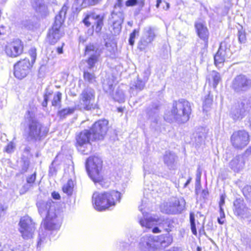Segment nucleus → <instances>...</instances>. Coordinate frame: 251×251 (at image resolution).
<instances>
[{
	"label": "nucleus",
	"mask_w": 251,
	"mask_h": 251,
	"mask_svg": "<svg viewBox=\"0 0 251 251\" xmlns=\"http://www.w3.org/2000/svg\"><path fill=\"white\" fill-rule=\"evenodd\" d=\"M37 206L40 215L46 214L43 220V225L46 229L52 230L60 227L61 224V221L59 219L60 211L56 207L54 201H49L39 202Z\"/></svg>",
	"instance_id": "f257e3e1"
},
{
	"label": "nucleus",
	"mask_w": 251,
	"mask_h": 251,
	"mask_svg": "<svg viewBox=\"0 0 251 251\" xmlns=\"http://www.w3.org/2000/svg\"><path fill=\"white\" fill-rule=\"evenodd\" d=\"M121 198V193L115 190L95 192L93 195L92 203L96 210L103 211L115 206L120 202Z\"/></svg>",
	"instance_id": "f03ea898"
},
{
	"label": "nucleus",
	"mask_w": 251,
	"mask_h": 251,
	"mask_svg": "<svg viewBox=\"0 0 251 251\" xmlns=\"http://www.w3.org/2000/svg\"><path fill=\"white\" fill-rule=\"evenodd\" d=\"M68 9V6L64 4L55 16L52 25L49 29L47 35L48 42L50 45H54L64 35L63 28L65 15Z\"/></svg>",
	"instance_id": "7ed1b4c3"
},
{
	"label": "nucleus",
	"mask_w": 251,
	"mask_h": 251,
	"mask_svg": "<svg viewBox=\"0 0 251 251\" xmlns=\"http://www.w3.org/2000/svg\"><path fill=\"white\" fill-rule=\"evenodd\" d=\"M102 166V160L98 156H91L86 159L85 167L88 175L95 184L101 183L104 180Z\"/></svg>",
	"instance_id": "20e7f679"
},
{
	"label": "nucleus",
	"mask_w": 251,
	"mask_h": 251,
	"mask_svg": "<svg viewBox=\"0 0 251 251\" xmlns=\"http://www.w3.org/2000/svg\"><path fill=\"white\" fill-rule=\"evenodd\" d=\"M191 113V105L188 100L181 99L174 102L171 114L176 120L185 123L189 120Z\"/></svg>",
	"instance_id": "39448f33"
},
{
	"label": "nucleus",
	"mask_w": 251,
	"mask_h": 251,
	"mask_svg": "<svg viewBox=\"0 0 251 251\" xmlns=\"http://www.w3.org/2000/svg\"><path fill=\"white\" fill-rule=\"evenodd\" d=\"M173 242V237L170 235L161 234L156 237L150 236L146 243V251H155L161 247H166Z\"/></svg>",
	"instance_id": "423d86ee"
},
{
	"label": "nucleus",
	"mask_w": 251,
	"mask_h": 251,
	"mask_svg": "<svg viewBox=\"0 0 251 251\" xmlns=\"http://www.w3.org/2000/svg\"><path fill=\"white\" fill-rule=\"evenodd\" d=\"M28 129V137L34 141H41L49 132V129L36 119L29 121Z\"/></svg>",
	"instance_id": "0eeeda50"
},
{
	"label": "nucleus",
	"mask_w": 251,
	"mask_h": 251,
	"mask_svg": "<svg viewBox=\"0 0 251 251\" xmlns=\"http://www.w3.org/2000/svg\"><path fill=\"white\" fill-rule=\"evenodd\" d=\"M104 19L103 15L96 14L94 12H91L85 15L82 22L87 27L91 26L92 34L94 32L99 33L101 32L104 25Z\"/></svg>",
	"instance_id": "6e6552de"
},
{
	"label": "nucleus",
	"mask_w": 251,
	"mask_h": 251,
	"mask_svg": "<svg viewBox=\"0 0 251 251\" xmlns=\"http://www.w3.org/2000/svg\"><path fill=\"white\" fill-rule=\"evenodd\" d=\"M230 142L233 148L241 150L245 148L250 142V135L245 129L234 131L230 137Z\"/></svg>",
	"instance_id": "1a4fd4ad"
},
{
	"label": "nucleus",
	"mask_w": 251,
	"mask_h": 251,
	"mask_svg": "<svg viewBox=\"0 0 251 251\" xmlns=\"http://www.w3.org/2000/svg\"><path fill=\"white\" fill-rule=\"evenodd\" d=\"M109 128V122L106 119H101L94 122L90 130L92 132V140L98 141L103 140Z\"/></svg>",
	"instance_id": "9d476101"
},
{
	"label": "nucleus",
	"mask_w": 251,
	"mask_h": 251,
	"mask_svg": "<svg viewBox=\"0 0 251 251\" xmlns=\"http://www.w3.org/2000/svg\"><path fill=\"white\" fill-rule=\"evenodd\" d=\"M19 226V232L24 239L28 240L33 238L36 229V224L30 217L25 215L21 217Z\"/></svg>",
	"instance_id": "9b49d317"
},
{
	"label": "nucleus",
	"mask_w": 251,
	"mask_h": 251,
	"mask_svg": "<svg viewBox=\"0 0 251 251\" xmlns=\"http://www.w3.org/2000/svg\"><path fill=\"white\" fill-rule=\"evenodd\" d=\"M195 32L198 38V43L202 50L208 48L210 32L204 22L196 21L194 23Z\"/></svg>",
	"instance_id": "f8f14e48"
},
{
	"label": "nucleus",
	"mask_w": 251,
	"mask_h": 251,
	"mask_svg": "<svg viewBox=\"0 0 251 251\" xmlns=\"http://www.w3.org/2000/svg\"><path fill=\"white\" fill-rule=\"evenodd\" d=\"M33 66L27 58L21 59L14 65L15 77L20 80L26 77L31 73Z\"/></svg>",
	"instance_id": "ddd939ff"
},
{
	"label": "nucleus",
	"mask_w": 251,
	"mask_h": 251,
	"mask_svg": "<svg viewBox=\"0 0 251 251\" xmlns=\"http://www.w3.org/2000/svg\"><path fill=\"white\" fill-rule=\"evenodd\" d=\"M95 92L93 89H84L80 95V103L83 108L86 110H91L97 108L95 103Z\"/></svg>",
	"instance_id": "4468645a"
},
{
	"label": "nucleus",
	"mask_w": 251,
	"mask_h": 251,
	"mask_svg": "<svg viewBox=\"0 0 251 251\" xmlns=\"http://www.w3.org/2000/svg\"><path fill=\"white\" fill-rule=\"evenodd\" d=\"M24 51V45L19 39H13L7 43L4 48L6 55L12 58H16L22 55Z\"/></svg>",
	"instance_id": "2eb2a0df"
},
{
	"label": "nucleus",
	"mask_w": 251,
	"mask_h": 251,
	"mask_svg": "<svg viewBox=\"0 0 251 251\" xmlns=\"http://www.w3.org/2000/svg\"><path fill=\"white\" fill-rule=\"evenodd\" d=\"M251 86V81L245 75H237L233 79L231 87L236 93L245 92Z\"/></svg>",
	"instance_id": "dca6fc26"
},
{
	"label": "nucleus",
	"mask_w": 251,
	"mask_h": 251,
	"mask_svg": "<svg viewBox=\"0 0 251 251\" xmlns=\"http://www.w3.org/2000/svg\"><path fill=\"white\" fill-rule=\"evenodd\" d=\"M230 46L226 41L221 43L218 51L214 55V64L217 67L223 65L226 58L231 54L230 52Z\"/></svg>",
	"instance_id": "f3484780"
},
{
	"label": "nucleus",
	"mask_w": 251,
	"mask_h": 251,
	"mask_svg": "<svg viewBox=\"0 0 251 251\" xmlns=\"http://www.w3.org/2000/svg\"><path fill=\"white\" fill-rule=\"evenodd\" d=\"M92 136V132L90 130L85 129L79 132L75 137V146L76 148L80 149L84 154H88V152H86L85 150H81V148L86 145L89 144L91 136Z\"/></svg>",
	"instance_id": "a211bd4d"
},
{
	"label": "nucleus",
	"mask_w": 251,
	"mask_h": 251,
	"mask_svg": "<svg viewBox=\"0 0 251 251\" xmlns=\"http://www.w3.org/2000/svg\"><path fill=\"white\" fill-rule=\"evenodd\" d=\"M233 212L237 216L243 215L245 213L246 206L242 198H237L233 202Z\"/></svg>",
	"instance_id": "6ab92c4d"
},
{
	"label": "nucleus",
	"mask_w": 251,
	"mask_h": 251,
	"mask_svg": "<svg viewBox=\"0 0 251 251\" xmlns=\"http://www.w3.org/2000/svg\"><path fill=\"white\" fill-rule=\"evenodd\" d=\"M190 222L191 231L195 236L197 235V228L200 233L204 231V224H200L198 221L196 223L194 214L193 213H190Z\"/></svg>",
	"instance_id": "aec40b11"
},
{
	"label": "nucleus",
	"mask_w": 251,
	"mask_h": 251,
	"mask_svg": "<svg viewBox=\"0 0 251 251\" xmlns=\"http://www.w3.org/2000/svg\"><path fill=\"white\" fill-rule=\"evenodd\" d=\"M46 94L48 97H49V99L51 100V105L52 106L60 107L61 106L62 94L60 92H54L51 91Z\"/></svg>",
	"instance_id": "412c9836"
},
{
	"label": "nucleus",
	"mask_w": 251,
	"mask_h": 251,
	"mask_svg": "<svg viewBox=\"0 0 251 251\" xmlns=\"http://www.w3.org/2000/svg\"><path fill=\"white\" fill-rule=\"evenodd\" d=\"M246 111L245 103L243 102L238 103V105L235 107V113L232 116L233 120L242 119L245 117Z\"/></svg>",
	"instance_id": "4be33fe9"
},
{
	"label": "nucleus",
	"mask_w": 251,
	"mask_h": 251,
	"mask_svg": "<svg viewBox=\"0 0 251 251\" xmlns=\"http://www.w3.org/2000/svg\"><path fill=\"white\" fill-rule=\"evenodd\" d=\"M242 164H240V158L239 156H236L235 157L233 158L230 162L229 165L230 168L238 172L240 171L243 167L245 164V161H243L241 162Z\"/></svg>",
	"instance_id": "5701e85b"
},
{
	"label": "nucleus",
	"mask_w": 251,
	"mask_h": 251,
	"mask_svg": "<svg viewBox=\"0 0 251 251\" xmlns=\"http://www.w3.org/2000/svg\"><path fill=\"white\" fill-rule=\"evenodd\" d=\"M158 219L150 217L148 218H141L139 221L140 225L148 229H150L153 225L158 222Z\"/></svg>",
	"instance_id": "b1692460"
},
{
	"label": "nucleus",
	"mask_w": 251,
	"mask_h": 251,
	"mask_svg": "<svg viewBox=\"0 0 251 251\" xmlns=\"http://www.w3.org/2000/svg\"><path fill=\"white\" fill-rule=\"evenodd\" d=\"M100 56V53H93L88 56L85 61L89 69H91L94 67L96 64L98 62Z\"/></svg>",
	"instance_id": "393cba45"
},
{
	"label": "nucleus",
	"mask_w": 251,
	"mask_h": 251,
	"mask_svg": "<svg viewBox=\"0 0 251 251\" xmlns=\"http://www.w3.org/2000/svg\"><path fill=\"white\" fill-rule=\"evenodd\" d=\"M74 187V184L73 180L69 179L67 181V183L63 186L62 189L64 193L68 196H71L73 193Z\"/></svg>",
	"instance_id": "a878e982"
},
{
	"label": "nucleus",
	"mask_w": 251,
	"mask_h": 251,
	"mask_svg": "<svg viewBox=\"0 0 251 251\" xmlns=\"http://www.w3.org/2000/svg\"><path fill=\"white\" fill-rule=\"evenodd\" d=\"M76 2L79 4L81 7H87L88 6H93L99 4L102 0H75Z\"/></svg>",
	"instance_id": "bb28decb"
},
{
	"label": "nucleus",
	"mask_w": 251,
	"mask_h": 251,
	"mask_svg": "<svg viewBox=\"0 0 251 251\" xmlns=\"http://www.w3.org/2000/svg\"><path fill=\"white\" fill-rule=\"evenodd\" d=\"M211 79L212 80V86L214 89H216L218 84L222 81L220 74L216 71H212Z\"/></svg>",
	"instance_id": "cd10ccee"
},
{
	"label": "nucleus",
	"mask_w": 251,
	"mask_h": 251,
	"mask_svg": "<svg viewBox=\"0 0 251 251\" xmlns=\"http://www.w3.org/2000/svg\"><path fill=\"white\" fill-rule=\"evenodd\" d=\"M92 53H99L98 52V48H97L95 44L93 43H90L87 45L84 49V55H91L90 54Z\"/></svg>",
	"instance_id": "c85d7f7f"
},
{
	"label": "nucleus",
	"mask_w": 251,
	"mask_h": 251,
	"mask_svg": "<svg viewBox=\"0 0 251 251\" xmlns=\"http://www.w3.org/2000/svg\"><path fill=\"white\" fill-rule=\"evenodd\" d=\"M74 112V109L73 108H65L58 111L57 115L60 119H63Z\"/></svg>",
	"instance_id": "c756f323"
},
{
	"label": "nucleus",
	"mask_w": 251,
	"mask_h": 251,
	"mask_svg": "<svg viewBox=\"0 0 251 251\" xmlns=\"http://www.w3.org/2000/svg\"><path fill=\"white\" fill-rule=\"evenodd\" d=\"M146 0H126L125 2V5L126 7H132L135 5H139L140 7H143L145 5Z\"/></svg>",
	"instance_id": "7c9ffc66"
},
{
	"label": "nucleus",
	"mask_w": 251,
	"mask_h": 251,
	"mask_svg": "<svg viewBox=\"0 0 251 251\" xmlns=\"http://www.w3.org/2000/svg\"><path fill=\"white\" fill-rule=\"evenodd\" d=\"M152 42H149V40L144 37L141 38L138 42L137 49L140 51H145L147 49L149 44Z\"/></svg>",
	"instance_id": "2f4dec72"
},
{
	"label": "nucleus",
	"mask_w": 251,
	"mask_h": 251,
	"mask_svg": "<svg viewBox=\"0 0 251 251\" xmlns=\"http://www.w3.org/2000/svg\"><path fill=\"white\" fill-rule=\"evenodd\" d=\"M83 77L84 80L89 83H92L96 81V76L93 73L84 71L83 72Z\"/></svg>",
	"instance_id": "473e14b6"
},
{
	"label": "nucleus",
	"mask_w": 251,
	"mask_h": 251,
	"mask_svg": "<svg viewBox=\"0 0 251 251\" xmlns=\"http://www.w3.org/2000/svg\"><path fill=\"white\" fill-rule=\"evenodd\" d=\"M28 53L31 59V61H29V63L32 65H34L37 58L36 49L35 48H30L28 51Z\"/></svg>",
	"instance_id": "72a5a7b5"
},
{
	"label": "nucleus",
	"mask_w": 251,
	"mask_h": 251,
	"mask_svg": "<svg viewBox=\"0 0 251 251\" xmlns=\"http://www.w3.org/2000/svg\"><path fill=\"white\" fill-rule=\"evenodd\" d=\"M242 193L247 200L251 203V186H246L243 188Z\"/></svg>",
	"instance_id": "f704fd0d"
},
{
	"label": "nucleus",
	"mask_w": 251,
	"mask_h": 251,
	"mask_svg": "<svg viewBox=\"0 0 251 251\" xmlns=\"http://www.w3.org/2000/svg\"><path fill=\"white\" fill-rule=\"evenodd\" d=\"M146 33L147 35H146V36L143 37L145 38V39H147L148 40H149V42H152L153 41V40L155 37V34L153 29L152 28L150 27L146 31Z\"/></svg>",
	"instance_id": "c9c22d12"
},
{
	"label": "nucleus",
	"mask_w": 251,
	"mask_h": 251,
	"mask_svg": "<svg viewBox=\"0 0 251 251\" xmlns=\"http://www.w3.org/2000/svg\"><path fill=\"white\" fill-rule=\"evenodd\" d=\"M238 41L240 43L242 44L245 43L247 40L246 33L242 27L240 29L238 30Z\"/></svg>",
	"instance_id": "e433bc0d"
},
{
	"label": "nucleus",
	"mask_w": 251,
	"mask_h": 251,
	"mask_svg": "<svg viewBox=\"0 0 251 251\" xmlns=\"http://www.w3.org/2000/svg\"><path fill=\"white\" fill-rule=\"evenodd\" d=\"M37 174L35 172L33 174L28 176L26 178V181L30 186H32L36 179Z\"/></svg>",
	"instance_id": "4c0bfd02"
},
{
	"label": "nucleus",
	"mask_w": 251,
	"mask_h": 251,
	"mask_svg": "<svg viewBox=\"0 0 251 251\" xmlns=\"http://www.w3.org/2000/svg\"><path fill=\"white\" fill-rule=\"evenodd\" d=\"M123 21V18H121V21L118 23L116 21L113 23V29L114 34H119L121 30V23Z\"/></svg>",
	"instance_id": "58836bf2"
},
{
	"label": "nucleus",
	"mask_w": 251,
	"mask_h": 251,
	"mask_svg": "<svg viewBox=\"0 0 251 251\" xmlns=\"http://www.w3.org/2000/svg\"><path fill=\"white\" fill-rule=\"evenodd\" d=\"M139 32V29H134L131 33L129 34V44L131 46H133L134 44V39L135 38L136 34H138Z\"/></svg>",
	"instance_id": "ea45409f"
},
{
	"label": "nucleus",
	"mask_w": 251,
	"mask_h": 251,
	"mask_svg": "<svg viewBox=\"0 0 251 251\" xmlns=\"http://www.w3.org/2000/svg\"><path fill=\"white\" fill-rule=\"evenodd\" d=\"M15 148V146L14 143L12 142H10L5 147L4 151L8 153H11L14 151Z\"/></svg>",
	"instance_id": "a19ab883"
},
{
	"label": "nucleus",
	"mask_w": 251,
	"mask_h": 251,
	"mask_svg": "<svg viewBox=\"0 0 251 251\" xmlns=\"http://www.w3.org/2000/svg\"><path fill=\"white\" fill-rule=\"evenodd\" d=\"M219 213H220V217L218 218L217 221L219 224L223 225L225 223V221L224 220H222V219H224L226 217V215L225 214L224 209L220 208Z\"/></svg>",
	"instance_id": "79ce46f5"
},
{
	"label": "nucleus",
	"mask_w": 251,
	"mask_h": 251,
	"mask_svg": "<svg viewBox=\"0 0 251 251\" xmlns=\"http://www.w3.org/2000/svg\"><path fill=\"white\" fill-rule=\"evenodd\" d=\"M46 242V235L44 234L40 235L37 242V246L38 247H41Z\"/></svg>",
	"instance_id": "37998d69"
},
{
	"label": "nucleus",
	"mask_w": 251,
	"mask_h": 251,
	"mask_svg": "<svg viewBox=\"0 0 251 251\" xmlns=\"http://www.w3.org/2000/svg\"><path fill=\"white\" fill-rule=\"evenodd\" d=\"M213 101V97L212 96L210 95L209 94L206 96L205 97L204 101L203 104L205 106H207L212 104Z\"/></svg>",
	"instance_id": "c03bdc74"
},
{
	"label": "nucleus",
	"mask_w": 251,
	"mask_h": 251,
	"mask_svg": "<svg viewBox=\"0 0 251 251\" xmlns=\"http://www.w3.org/2000/svg\"><path fill=\"white\" fill-rule=\"evenodd\" d=\"M225 196L222 194L220 196V201L219 202V209L223 208L222 206L224 205L225 202Z\"/></svg>",
	"instance_id": "a18cd8bd"
},
{
	"label": "nucleus",
	"mask_w": 251,
	"mask_h": 251,
	"mask_svg": "<svg viewBox=\"0 0 251 251\" xmlns=\"http://www.w3.org/2000/svg\"><path fill=\"white\" fill-rule=\"evenodd\" d=\"M51 195L52 198L54 200H59L61 199L60 194L57 192L53 191Z\"/></svg>",
	"instance_id": "49530a36"
},
{
	"label": "nucleus",
	"mask_w": 251,
	"mask_h": 251,
	"mask_svg": "<svg viewBox=\"0 0 251 251\" xmlns=\"http://www.w3.org/2000/svg\"><path fill=\"white\" fill-rule=\"evenodd\" d=\"M49 100V97H48V95L46 93L44 96V100L42 104L43 106L47 107V106L48 105V102Z\"/></svg>",
	"instance_id": "de8ad7c7"
},
{
	"label": "nucleus",
	"mask_w": 251,
	"mask_h": 251,
	"mask_svg": "<svg viewBox=\"0 0 251 251\" xmlns=\"http://www.w3.org/2000/svg\"><path fill=\"white\" fill-rule=\"evenodd\" d=\"M7 32L6 27L3 25L0 26V36L5 35Z\"/></svg>",
	"instance_id": "09e8293b"
},
{
	"label": "nucleus",
	"mask_w": 251,
	"mask_h": 251,
	"mask_svg": "<svg viewBox=\"0 0 251 251\" xmlns=\"http://www.w3.org/2000/svg\"><path fill=\"white\" fill-rule=\"evenodd\" d=\"M65 45V43H63L61 47H58L56 48V51L58 54H62L63 52V48Z\"/></svg>",
	"instance_id": "8fccbe9b"
},
{
	"label": "nucleus",
	"mask_w": 251,
	"mask_h": 251,
	"mask_svg": "<svg viewBox=\"0 0 251 251\" xmlns=\"http://www.w3.org/2000/svg\"><path fill=\"white\" fill-rule=\"evenodd\" d=\"M201 171H200L197 174V182L200 185L201 183Z\"/></svg>",
	"instance_id": "3c124183"
},
{
	"label": "nucleus",
	"mask_w": 251,
	"mask_h": 251,
	"mask_svg": "<svg viewBox=\"0 0 251 251\" xmlns=\"http://www.w3.org/2000/svg\"><path fill=\"white\" fill-rule=\"evenodd\" d=\"M117 3L115 4V6H117L118 7H121L123 5V0H116Z\"/></svg>",
	"instance_id": "603ef678"
},
{
	"label": "nucleus",
	"mask_w": 251,
	"mask_h": 251,
	"mask_svg": "<svg viewBox=\"0 0 251 251\" xmlns=\"http://www.w3.org/2000/svg\"><path fill=\"white\" fill-rule=\"evenodd\" d=\"M161 230L158 227H154L152 229V232L154 233H158L161 232Z\"/></svg>",
	"instance_id": "864d4df0"
},
{
	"label": "nucleus",
	"mask_w": 251,
	"mask_h": 251,
	"mask_svg": "<svg viewBox=\"0 0 251 251\" xmlns=\"http://www.w3.org/2000/svg\"><path fill=\"white\" fill-rule=\"evenodd\" d=\"M245 153L247 154H250L251 153V145L249 146L245 151Z\"/></svg>",
	"instance_id": "5fc2aeb1"
},
{
	"label": "nucleus",
	"mask_w": 251,
	"mask_h": 251,
	"mask_svg": "<svg viewBox=\"0 0 251 251\" xmlns=\"http://www.w3.org/2000/svg\"><path fill=\"white\" fill-rule=\"evenodd\" d=\"M4 213V209L0 206V218L2 216V215Z\"/></svg>",
	"instance_id": "6e6d98bb"
},
{
	"label": "nucleus",
	"mask_w": 251,
	"mask_h": 251,
	"mask_svg": "<svg viewBox=\"0 0 251 251\" xmlns=\"http://www.w3.org/2000/svg\"><path fill=\"white\" fill-rule=\"evenodd\" d=\"M170 226V224L169 223H167V226H168V227H169L170 228H168H168H167V229H165V230L166 232H170V231H171V227Z\"/></svg>",
	"instance_id": "4d7b16f0"
},
{
	"label": "nucleus",
	"mask_w": 251,
	"mask_h": 251,
	"mask_svg": "<svg viewBox=\"0 0 251 251\" xmlns=\"http://www.w3.org/2000/svg\"><path fill=\"white\" fill-rule=\"evenodd\" d=\"M161 0H156V7L157 8H158L159 7L160 4L161 3Z\"/></svg>",
	"instance_id": "13d9d810"
},
{
	"label": "nucleus",
	"mask_w": 251,
	"mask_h": 251,
	"mask_svg": "<svg viewBox=\"0 0 251 251\" xmlns=\"http://www.w3.org/2000/svg\"><path fill=\"white\" fill-rule=\"evenodd\" d=\"M191 180V178H189L186 181V182H185V183L184 184V187H186V186L190 182Z\"/></svg>",
	"instance_id": "bf43d9fd"
},
{
	"label": "nucleus",
	"mask_w": 251,
	"mask_h": 251,
	"mask_svg": "<svg viewBox=\"0 0 251 251\" xmlns=\"http://www.w3.org/2000/svg\"><path fill=\"white\" fill-rule=\"evenodd\" d=\"M202 192L204 196H207L208 194V191L207 189L203 190Z\"/></svg>",
	"instance_id": "052dcab7"
},
{
	"label": "nucleus",
	"mask_w": 251,
	"mask_h": 251,
	"mask_svg": "<svg viewBox=\"0 0 251 251\" xmlns=\"http://www.w3.org/2000/svg\"><path fill=\"white\" fill-rule=\"evenodd\" d=\"M164 251H177L176 250H175L174 248L170 249L169 250H166Z\"/></svg>",
	"instance_id": "680f3d73"
},
{
	"label": "nucleus",
	"mask_w": 251,
	"mask_h": 251,
	"mask_svg": "<svg viewBox=\"0 0 251 251\" xmlns=\"http://www.w3.org/2000/svg\"><path fill=\"white\" fill-rule=\"evenodd\" d=\"M197 251H201V248L199 246L197 247Z\"/></svg>",
	"instance_id": "e2e57ef3"
},
{
	"label": "nucleus",
	"mask_w": 251,
	"mask_h": 251,
	"mask_svg": "<svg viewBox=\"0 0 251 251\" xmlns=\"http://www.w3.org/2000/svg\"><path fill=\"white\" fill-rule=\"evenodd\" d=\"M28 168V164L27 165V166L25 167V168L24 169V172H26Z\"/></svg>",
	"instance_id": "0e129e2a"
},
{
	"label": "nucleus",
	"mask_w": 251,
	"mask_h": 251,
	"mask_svg": "<svg viewBox=\"0 0 251 251\" xmlns=\"http://www.w3.org/2000/svg\"><path fill=\"white\" fill-rule=\"evenodd\" d=\"M178 203H179L178 201H175V202L174 203V204L176 205V204H177Z\"/></svg>",
	"instance_id": "69168bd1"
},
{
	"label": "nucleus",
	"mask_w": 251,
	"mask_h": 251,
	"mask_svg": "<svg viewBox=\"0 0 251 251\" xmlns=\"http://www.w3.org/2000/svg\"><path fill=\"white\" fill-rule=\"evenodd\" d=\"M27 113V114H28V115H29V114H30V112L29 111H28Z\"/></svg>",
	"instance_id": "338daca9"
},
{
	"label": "nucleus",
	"mask_w": 251,
	"mask_h": 251,
	"mask_svg": "<svg viewBox=\"0 0 251 251\" xmlns=\"http://www.w3.org/2000/svg\"><path fill=\"white\" fill-rule=\"evenodd\" d=\"M208 82H210V78H208Z\"/></svg>",
	"instance_id": "774afa93"
}]
</instances>
